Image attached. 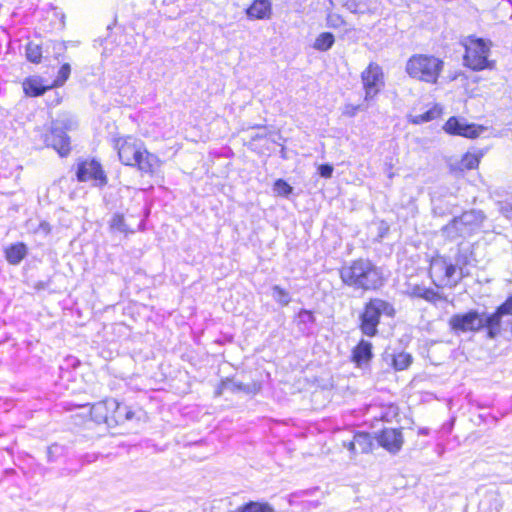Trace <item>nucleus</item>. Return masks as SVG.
Listing matches in <instances>:
<instances>
[{
  "instance_id": "13",
  "label": "nucleus",
  "mask_w": 512,
  "mask_h": 512,
  "mask_svg": "<svg viewBox=\"0 0 512 512\" xmlns=\"http://www.w3.org/2000/svg\"><path fill=\"white\" fill-rule=\"evenodd\" d=\"M117 407V400L110 398L93 404L90 408V414L92 419L96 423H105L110 426V415L109 410Z\"/></svg>"
},
{
  "instance_id": "43",
  "label": "nucleus",
  "mask_w": 512,
  "mask_h": 512,
  "mask_svg": "<svg viewBox=\"0 0 512 512\" xmlns=\"http://www.w3.org/2000/svg\"><path fill=\"white\" fill-rule=\"evenodd\" d=\"M349 9L354 8V4H347Z\"/></svg>"
},
{
  "instance_id": "26",
  "label": "nucleus",
  "mask_w": 512,
  "mask_h": 512,
  "mask_svg": "<svg viewBox=\"0 0 512 512\" xmlns=\"http://www.w3.org/2000/svg\"><path fill=\"white\" fill-rule=\"evenodd\" d=\"M478 164H479L478 156L467 152L462 156L460 161H458L455 164H451V168L453 170L457 169L460 171L471 170V169L476 168L478 166Z\"/></svg>"
},
{
  "instance_id": "1",
  "label": "nucleus",
  "mask_w": 512,
  "mask_h": 512,
  "mask_svg": "<svg viewBox=\"0 0 512 512\" xmlns=\"http://www.w3.org/2000/svg\"><path fill=\"white\" fill-rule=\"evenodd\" d=\"M339 276L344 285L362 291L377 290L385 281L381 268L363 258L345 263L339 269Z\"/></svg>"
},
{
  "instance_id": "12",
  "label": "nucleus",
  "mask_w": 512,
  "mask_h": 512,
  "mask_svg": "<svg viewBox=\"0 0 512 512\" xmlns=\"http://www.w3.org/2000/svg\"><path fill=\"white\" fill-rule=\"evenodd\" d=\"M444 130L451 135H459L466 138H476L480 130L475 124H468L456 117H450L444 125Z\"/></svg>"
},
{
  "instance_id": "32",
  "label": "nucleus",
  "mask_w": 512,
  "mask_h": 512,
  "mask_svg": "<svg viewBox=\"0 0 512 512\" xmlns=\"http://www.w3.org/2000/svg\"><path fill=\"white\" fill-rule=\"evenodd\" d=\"M71 73V67L68 63L63 64L59 71L56 79L53 81L52 87H60L64 85Z\"/></svg>"
},
{
  "instance_id": "5",
  "label": "nucleus",
  "mask_w": 512,
  "mask_h": 512,
  "mask_svg": "<svg viewBox=\"0 0 512 512\" xmlns=\"http://www.w3.org/2000/svg\"><path fill=\"white\" fill-rule=\"evenodd\" d=\"M489 313L471 309L464 313H457L449 318L448 324L450 329L456 333H476L486 329V336L489 338Z\"/></svg>"
},
{
  "instance_id": "8",
  "label": "nucleus",
  "mask_w": 512,
  "mask_h": 512,
  "mask_svg": "<svg viewBox=\"0 0 512 512\" xmlns=\"http://www.w3.org/2000/svg\"><path fill=\"white\" fill-rule=\"evenodd\" d=\"M361 79L365 90V99H373L384 85L383 72L376 63H370L362 72Z\"/></svg>"
},
{
  "instance_id": "36",
  "label": "nucleus",
  "mask_w": 512,
  "mask_h": 512,
  "mask_svg": "<svg viewBox=\"0 0 512 512\" xmlns=\"http://www.w3.org/2000/svg\"><path fill=\"white\" fill-rule=\"evenodd\" d=\"M426 287L422 285H412L408 289V295L415 298H423Z\"/></svg>"
},
{
  "instance_id": "40",
  "label": "nucleus",
  "mask_w": 512,
  "mask_h": 512,
  "mask_svg": "<svg viewBox=\"0 0 512 512\" xmlns=\"http://www.w3.org/2000/svg\"><path fill=\"white\" fill-rule=\"evenodd\" d=\"M344 446L352 453L358 452L357 443H355V436L353 437L352 441L344 444Z\"/></svg>"
},
{
  "instance_id": "21",
  "label": "nucleus",
  "mask_w": 512,
  "mask_h": 512,
  "mask_svg": "<svg viewBox=\"0 0 512 512\" xmlns=\"http://www.w3.org/2000/svg\"><path fill=\"white\" fill-rule=\"evenodd\" d=\"M4 252L9 264L18 265L26 257L28 248L23 242H18L6 247Z\"/></svg>"
},
{
  "instance_id": "15",
  "label": "nucleus",
  "mask_w": 512,
  "mask_h": 512,
  "mask_svg": "<svg viewBox=\"0 0 512 512\" xmlns=\"http://www.w3.org/2000/svg\"><path fill=\"white\" fill-rule=\"evenodd\" d=\"M442 234L450 239L455 240L459 237L465 238L471 235L467 226L461 221V217H454L447 225L442 228Z\"/></svg>"
},
{
  "instance_id": "37",
  "label": "nucleus",
  "mask_w": 512,
  "mask_h": 512,
  "mask_svg": "<svg viewBox=\"0 0 512 512\" xmlns=\"http://www.w3.org/2000/svg\"><path fill=\"white\" fill-rule=\"evenodd\" d=\"M333 170V166L330 164H322L318 168L319 174L323 178H330L332 176Z\"/></svg>"
},
{
  "instance_id": "33",
  "label": "nucleus",
  "mask_w": 512,
  "mask_h": 512,
  "mask_svg": "<svg viewBox=\"0 0 512 512\" xmlns=\"http://www.w3.org/2000/svg\"><path fill=\"white\" fill-rule=\"evenodd\" d=\"M110 226L113 230L115 231H118V232H121V233H127L128 232V227L125 223V219L123 217V215L121 214H115L113 215L111 221H110Z\"/></svg>"
},
{
  "instance_id": "31",
  "label": "nucleus",
  "mask_w": 512,
  "mask_h": 512,
  "mask_svg": "<svg viewBox=\"0 0 512 512\" xmlns=\"http://www.w3.org/2000/svg\"><path fill=\"white\" fill-rule=\"evenodd\" d=\"M26 57L30 62L39 63L42 58L41 46L33 42H29L26 46Z\"/></svg>"
},
{
  "instance_id": "11",
  "label": "nucleus",
  "mask_w": 512,
  "mask_h": 512,
  "mask_svg": "<svg viewBox=\"0 0 512 512\" xmlns=\"http://www.w3.org/2000/svg\"><path fill=\"white\" fill-rule=\"evenodd\" d=\"M44 142L47 147L55 149L60 156H67L70 152V141L63 129L52 127L45 135Z\"/></svg>"
},
{
  "instance_id": "23",
  "label": "nucleus",
  "mask_w": 512,
  "mask_h": 512,
  "mask_svg": "<svg viewBox=\"0 0 512 512\" xmlns=\"http://www.w3.org/2000/svg\"><path fill=\"white\" fill-rule=\"evenodd\" d=\"M229 512H276L275 508L265 501H249Z\"/></svg>"
},
{
  "instance_id": "30",
  "label": "nucleus",
  "mask_w": 512,
  "mask_h": 512,
  "mask_svg": "<svg viewBox=\"0 0 512 512\" xmlns=\"http://www.w3.org/2000/svg\"><path fill=\"white\" fill-rule=\"evenodd\" d=\"M272 297L281 306H287L291 302L289 292L279 285L272 287Z\"/></svg>"
},
{
  "instance_id": "17",
  "label": "nucleus",
  "mask_w": 512,
  "mask_h": 512,
  "mask_svg": "<svg viewBox=\"0 0 512 512\" xmlns=\"http://www.w3.org/2000/svg\"><path fill=\"white\" fill-rule=\"evenodd\" d=\"M52 85H45L40 77L34 76L26 78L23 82V90L29 97H38L43 95Z\"/></svg>"
},
{
  "instance_id": "4",
  "label": "nucleus",
  "mask_w": 512,
  "mask_h": 512,
  "mask_svg": "<svg viewBox=\"0 0 512 512\" xmlns=\"http://www.w3.org/2000/svg\"><path fill=\"white\" fill-rule=\"evenodd\" d=\"M443 68L444 62L433 55L414 54L408 59L405 70L413 79L436 84Z\"/></svg>"
},
{
  "instance_id": "29",
  "label": "nucleus",
  "mask_w": 512,
  "mask_h": 512,
  "mask_svg": "<svg viewBox=\"0 0 512 512\" xmlns=\"http://www.w3.org/2000/svg\"><path fill=\"white\" fill-rule=\"evenodd\" d=\"M355 443H357L358 451L361 453H369L373 446L371 435L365 432L355 434Z\"/></svg>"
},
{
  "instance_id": "41",
  "label": "nucleus",
  "mask_w": 512,
  "mask_h": 512,
  "mask_svg": "<svg viewBox=\"0 0 512 512\" xmlns=\"http://www.w3.org/2000/svg\"><path fill=\"white\" fill-rule=\"evenodd\" d=\"M39 229L42 230L46 234H48L51 231V227L48 222H41L39 225Z\"/></svg>"
},
{
  "instance_id": "44",
  "label": "nucleus",
  "mask_w": 512,
  "mask_h": 512,
  "mask_svg": "<svg viewBox=\"0 0 512 512\" xmlns=\"http://www.w3.org/2000/svg\"><path fill=\"white\" fill-rule=\"evenodd\" d=\"M349 9L354 8V4H347Z\"/></svg>"
},
{
  "instance_id": "9",
  "label": "nucleus",
  "mask_w": 512,
  "mask_h": 512,
  "mask_svg": "<svg viewBox=\"0 0 512 512\" xmlns=\"http://www.w3.org/2000/svg\"><path fill=\"white\" fill-rule=\"evenodd\" d=\"M378 444L391 454H397L404 444L401 428H384L376 437Z\"/></svg>"
},
{
  "instance_id": "16",
  "label": "nucleus",
  "mask_w": 512,
  "mask_h": 512,
  "mask_svg": "<svg viewBox=\"0 0 512 512\" xmlns=\"http://www.w3.org/2000/svg\"><path fill=\"white\" fill-rule=\"evenodd\" d=\"M372 357V344L369 341L362 339L352 350V360L357 367L367 364Z\"/></svg>"
},
{
  "instance_id": "24",
  "label": "nucleus",
  "mask_w": 512,
  "mask_h": 512,
  "mask_svg": "<svg viewBox=\"0 0 512 512\" xmlns=\"http://www.w3.org/2000/svg\"><path fill=\"white\" fill-rule=\"evenodd\" d=\"M231 391V392H244V393H251L253 390L250 388V386L243 384L242 382H236L232 379L226 378L221 381L219 386L216 390V395L220 396L224 393V391Z\"/></svg>"
},
{
  "instance_id": "45",
  "label": "nucleus",
  "mask_w": 512,
  "mask_h": 512,
  "mask_svg": "<svg viewBox=\"0 0 512 512\" xmlns=\"http://www.w3.org/2000/svg\"><path fill=\"white\" fill-rule=\"evenodd\" d=\"M356 109H357V108H353V111L350 113V115H354V114H355V110H356Z\"/></svg>"
},
{
  "instance_id": "19",
  "label": "nucleus",
  "mask_w": 512,
  "mask_h": 512,
  "mask_svg": "<svg viewBox=\"0 0 512 512\" xmlns=\"http://www.w3.org/2000/svg\"><path fill=\"white\" fill-rule=\"evenodd\" d=\"M461 221L464 226H467L471 235L477 231L485 220V215L481 210L472 209L463 212L461 215Z\"/></svg>"
},
{
  "instance_id": "20",
  "label": "nucleus",
  "mask_w": 512,
  "mask_h": 512,
  "mask_svg": "<svg viewBox=\"0 0 512 512\" xmlns=\"http://www.w3.org/2000/svg\"><path fill=\"white\" fill-rule=\"evenodd\" d=\"M247 15L251 19H265L271 15L270 0H254L247 9Z\"/></svg>"
},
{
  "instance_id": "10",
  "label": "nucleus",
  "mask_w": 512,
  "mask_h": 512,
  "mask_svg": "<svg viewBox=\"0 0 512 512\" xmlns=\"http://www.w3.org/2000/svg\"><path fill=\"white\" fill-rule=\"evenodd\" d=\"M506 315L512 316V295L509 296L493 313H489V339H495L501 334L502 319Z\"/></svg>"
},
{
  "instance_id": "22",
  "label": "nucleus",
  "mask_w": 512,
  "mask_h": 512,
  "mask_svg": "<svg viewBox=\"0 0 512 512\" xmlns=\"http://www.w3.org/2000/svg\"><path fill=\"white\" fill-rule=\"evenodd\" d=\"M315 320L314 314L310 310L306 309H301L296 316L299 331L307 335L312 332Z\"/></svg>"
},
{
  "instance_id": "6",
  "label": "nucleus",
  "mask_w": 512,
  "mask_h": 512,
  "mask_svg": "<svg viewBox=\"0 0 512 512\" xmlns=\"http://www.w3.org/2000/svg\"><path fill=\"white\" fill-rule=\"evenodd\" d=\"M464 65L474 71L493 69L494 61L488 60L490 46L481 38L468 37L465 43Z\"/></svg>"
},
{
  "instance_id": "39",
  "label": "nucleus",
  "mask_w": 512,
  "mask_h": 512,
  "mask_svg": "<svg viewBox=\"0 0 512 512\" xmlns=\"http://www.w3.org/2000/svg\"><path fill=\"white\" fill-rule=\"evenodd\" d=\"M457 269H458V266L456 264H453V263L445 264V276L447 278H452L455 275Z\"/></svg>"
},
{
  "instance_id": "7",
  "label": "nucleus",
  "mask_w": 512,
  "mask_h": 512,
  "mask_svg": "<svg viewBox=\"0 0 512 512\" xmlns=\"http://www.w3.org/2000/svg\"><path fill=\"white\" fill-rule=\"evenodd\" d=\"M75 176L78 182L90 183L94 188L102 189L108 184V176L95 158H80L75 164Z\"/></svg>"
},
{
  "instance_id": "18",
  "label": "nucleus",
  "mask_w": 512,
  "mask_h": 512,
  "mask_svg": "<svg viewBox=\"0 0 512 512\" xmlns=\"http://www.w3.org/2000/svg\"><path fill=\"white\" fill-rule=\"evenodd\" d=\"M113 413L110 415V426H116L120 424H124L127 421H131L135 418V412L122 403L117 401V407L111 408Z\"/></svg>"
},
{
  "instance_id": "28",
  "label": "nucleus",
  "mask_w": 512,
  "mask_h": 512,
  "mask_svg": "<svg viewBox=\"0 0 512 512\" xmlns=\"http://www.w3.org/2000/svg\"><path fill=\"white\" fill-rule=\"evenodd\" d=\"M440 113L441 110L437 106H434L423 114L410 116L409 122L416 125L426 123L439 117Z\"/></svg>"
},
{
  "instance_id": "38",
  "label": "nucleus",
  "mask_w": 512,
  "mask_h": 512,
  "mask_svg": "<svg viewBox=\"0 0 512 512\" xmlns=\"http://www.w3.org/2000/svg\"><path fill=\"white\" fill-rule=\"evenodd\" d=\"M344 23L343 19L338 15H329L327 18V24L329 27L337 28Z\"/></svg>"
},
{
  "instance_id": "25",
  "label": "nucleus",
  "mask_w": 512,
  "mask_h": 512,
  "mask_svg": "<svg viewBox=\"0 0 512 512\" xmlns=\"http://www.w3.org/2000/svg\"><path fill=\"white\" fill-rule=\"evenodd\" d=\"M472 253L468 249H458L455 256V264L458 266L460 279L469 276L467 266L471 263Z\"/></svg>"
},
{
  "instance_id": "27",
  "label": "nucleus",
  "mask_w": 512,
  "mask_h": 512,
  "mask_svg": "<svg viewBox=\"0 0 512 512\" xmlns=\"http://www.w3.org/2000/svg\"><path fill=\"white\" fill-rule=\"evenodd\" d=\"M334 42L335 38L332 33L323 32L316 37L313 48L318 51L325 52L333 46Z\"/></svg>"
},
{
  "instance_id": "34",
  "label": "nucleus",
  "mask_w": 512,
  "mask_h": 512,
  "mask_svg": "<svg viewBox=\"0 0 512 512\" xmlns=\"http://www.w3.org/2000/svg\"><path fill=\"white\" fill-rule=\"evenodd\" d=\"M273 189L280 196H288L292 193V187L283 179L276 180Z\"/></svg>"
},
{
  "instance_id": "14",
  "label": "nucleus",
  "mask_w": 512,
  "mask_h": 512,
  "mask_svg": "<svg viewBox=\"0 0 512 512\" xmlns=\"http://www.w3.org/2000/svg\"><path fill=\"white\" fill-rule=\"evenodd\" d=\"M412 360V356L406 352L398 354L384 352L382 355V361L386 363L387 367H392L396 371L407 369L411 365Z\"/></svg>"
},
{
  "instance_id": "42",
  "label": "nucleus",
  "mask_w": 512,
  "mask_h": 512,
  "mask_svg": "<svg viewBox=\"0 0 512 512\" xmlns=\"http://www.w3.org/2000/svg\"><path fill=\"white\" fill-rule=\"evenodd\" d=\"M429 433H430V430L428 428H426V427L420 428L418 430V434L419 435L427 436V435H429Z\"/></svg>"
},
{
  "instance_id": "3",
  "label": "nucleus",
  "mask_w": 512,
  "mask_h": 512,
  "mask_svg": "<svg viewBox=\"0 0 512 512\" xmlns=\"http://www.w3.org/2000/svg\"><path fill=\"white\" fill-rule=\"evenodd\" d=\"M395 314L396 310L392 303L378 297L371 298L364 304L359 316V328L364 335L374 337L378 333L381 316L393 318Z\"/></svg>"
},
{
  "instance_id": "2",
  "label": "nucleus",
  "mask_w": 512,
  "mask_h": 512,
  "mask_svg": "<svg viewBox=\"0 0 512 512\" xmlns=\"http://www.w3.org/2000/svg\"><path fill=\"white\" fill-rule=\"evenodd\" d=\"M114 147L124 165L137 167L143 173L154 174L161 165L155 154L150 153L140 141L132 137L115 139Z\"/></svg>"
},
{
  "instance_id": "35",
  "label": "nucleus",
  "mask_w": 512,
  "mask_h": 512,
  "mask_svg": "<svg viewBox=\"0 0 512 512\" xmlns=\"http://www.w3.org/2000/svg\"><path fill=\"white\" fill-rule=\"evenodd\" d=\"M422 299L430 303L436 304L437 302L442 301L444 298L434 289L426 287Z\"/></svg>"
}]
</instances>
